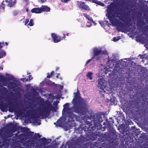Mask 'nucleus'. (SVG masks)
Wrapping results in <instances>:
<instances>
[{
	"mask_svg": "<svg viewBox=\"0 0 148 148\" xmlns=\"http://www.w3.org/2000/svg\"><path fill=\"white\" fill-rule=\"evenodd\" d=\"M34 133L33 132H30L27 133V135L31 137L32 136Z\"/></svg>",
	"mask_w": 148,
	"mask_h": 148,
	"instance_id": "473e14b6",
	"label": "nucleus"
},
{
	"mask_svg": "<svg viewBox=\"0 0 148 148\" xmlns=\"http://www.w3.org/2000/svg\"><path fill=\"white\" fill-rule=\"evenodd\" d=\"M40 140H41L40 142L41 143L42 145H45L47 143V140L45 137L41 138Z\"/></svg>",
	"mask_w": 148,
	"mask_h": 148,
	"instance_id": "412c9836",
	"label": "nucleus"
},
{
	"mask_svg": "<svg viewBox=\"0 0 148 148\" xmlns=\"http://www.w3.org/2000/svg\"><path fill=\"white\" fill-rule=\"evenodd\" d=\"M6 53L3 50L0 51V58H2L3 56H5Z\"/></svg>",
	"mask_w": 148,
	"mask_h": 148,
	"instance_id": "a878e982",
	"label": "nucleus"
},
{
	"mask_svg": "<svg viewBox=\"0 0 148 148\" xmlns=\"http://www.w3.org/2000/svg\"><path fill=\"white\" fill-rule=\"evenodd\" d=\"M146 22L147 24H148V16L147 15L146 18Z\"/></svg>",
	"mask_w": 148,
	"mask_h": 148,
	"instance_id": "09e8293b",
	"label": "nucleus"
},
{
	"mask_svg": "<svg viewBox=\"0 0 148 148\" xmlns=\"http://www.w3.org/2000/svg\"><path fill=\"white\" fill-rule=\"evenodd\" d=\"M31 111L29 110H28L26 111V114L27 115H30L31 113Z\"/></svg>",
	"mask_w": 148,
	"mask_h": 148,
	"instance_id": "ea45409f",
	"label": "nucleus"
},
{
	"mask_svg": "<svg viewBox=\"0 0 148 148\" xmlns=\"http://www.w3.org/2000/svg\"><path fill=\"white\" fill-rule=\"evenodd\" d=\"M1 69V70H3V68L1 67H0V70Z\"/></svg>",
	"mask_w": 148,
	"mask_h": 148,
	"instance_id": "69168bd1",
	"label": "nucleus"
},
{
	"mask_svg": "<svg viewBox=\"0 0 148 148\" xmlns=\"http://www.w3.org/2000/svg\"><path fill=\"white\" fill-rule=\"evenodd\" d=\"M47 147L45 146L44 147V148H46ZM36 148H40V146H38L37 147H36Z\"/></svg>",
	"mask_w": 148,
	"mask_h": 148,
	"instance_id": "052dcab7",
	"label": "nucleus"
},
{
	"mask_svg": "<svg viewBox=\"0 0 148 148\" xmlns=\"http://www.w3.org/2000/svg\"><path fill=\"white\" fill-rule=\"evenodd\" d=\"M93 56L94 58L96 56H98L99 54H101V49H99L97 48H95L93 50Z\"/></svg>",
	"mask_w": 148,
	"mask_h": 148,
	"instance_id": "ddd939ff",
	"label": "nucleus"
},
{
	"mask_svg": "<svg viewBox=\"0 0 148 148\" xmlns=\"http://www.w3.org/2000/svg\"><path fill=\"white\" fill-rule=\"evenodd\" d=\"M99 58L98 57V58H97L96 60H99Z\"/></svg>",
	"mask_w": 148,
	"mask_h": 148,
	"instance_id": "338daca9",
	"label": "nucleus"
},
{
	"mask_svg": "<svg viewBox=\"0 0 148 148\" xmlns=\"http://www.w3.org/2000/svg\"><path fill=\"white\" fill-rule=\"evenodd\" d=\"M110 124H112L114 123V122L113 120H112V119H111V120L110 121Z\"/></svg>",
	"mask_w": 148,
	"mask_h": 148,
	"instance_id": "3c124183",
	"label": "nucleus"
},
{
	"mask_svg": "<svg viewBox=\"0 0 148 148\" xmlns=\"http://www.w3.org/2000/svg\"><path fill=\"white\" fill-rule=\"evenodd\" d=\"M57 125L58 126H60L62 124V121H61V120L60 119H58L57 120Z\"/></svg>",
	"mask_w": 148,
	"mask_h": 148,
	"instance_id": "f704fd0d",
	"label": "nucleus"
},
{
	"mask_svg": "<svg viewBox=\"0 0 148 148\" xmlns=\"http://www.w3.org/2000/svg\"><path fill=\"white\" fill-rule=\"evenodd\" d=\"M51 36L53 41L55 43H58L61 40H62L61 37L60 36H57L54 33H52Z\"/></svg>",
	"mask_w": 148,
	"mask_h": 148,
	"instance_id": "9d476101",
	"label": "nucleus"
},
{
	"mask_svg": "<svg viewBox=\"0 0 148 148\" xmlns=\"http://www.w3.org/2000/svg\"><path fill=\"white\" fill-rule=\"evenodd\" d=\"M41 12H48L50 11V9L49 7L47 5H42L40 8Z\"/></svg>",
	"mask_w": 148,
	"mask_h": 148,
	"instance_id": "4468645a",
	"label": "nucleus"
},
{
	"mask_svg": "<svg viewBox=\"0 0 148 148\" xmlns=\"http://www.w3.org/2000/svg\"><path fill=\"white\" fill-rule=\"evenodd\" d=\"M87 23H89L90 25H87V26H88V27H90V26L91 25H91V23L90 22H88Z\"/></svg>",
	"mask_w": 148,
	"mask_h": 148,
	"instance_id": "5fc2aeb1",
	"label": "nucleus"
},
{
	"mask_svg": "<svg viewBox=\"0 0 148 148\" xmlns=\"http://www.w3.org/2000/svg\"><path fill=\"white\" fill-rule=\"evenodd\" d=\"M21 80L23 82H25L28 81V78L26 79V78H22Z\"/></svg>",
	"mask_w": 148,
	"mask_h": 148,
	"instance_id": "4c0bfd02",
	"label": "nucleus"
},
{
	"mask_svg": "<svg viewBox=\"0 0 148 148\" xmlns=\"http://www.w3.org/2000/svg\"><path fill=\"white\" fill-rule=\"evenodd\" d=\"M9 85H10L11 88H13L16 87L15 86L16 85V84L14 82H10L9 83Z\"/></svg>",
	"mask_w": 148,
	"mask_h": 148,
	"instance_id": "cd10ccee",
	"label": "nucleus"
},
{
	"mask_svg": "<svg viewBox=\"0 0 148 148\" xmlns=\"http://www.w3.org/2000/svg\"><path fill=\"white\" fill-rule=\"evenodd\" d=\"M5 1L7 3H8V2L7 1H3L2 3H1V7L4 10V9L5 8V4H4V3Z\"/></svg>",
	"mask_w": 148,
	"mask_h": 148,
	"instance_id": "c85d7f7f",
	"label": "nucleus"
},
{
	"mask_svg": "<svg viewBox=\"0 0 148 148\" xmlns=\"http://www.w3.org/2000/svg\"><path fill=\"white\" fill-rule=\"evenodd\" d=\"M45 103L46 105L42 107V110H40L38 113L39 116H42L43 117H47L51 110H55V108L52 106L49 102L46 101Z\"/></svg>",
	"mask_w": 148,
	"mask_h": 148,
	"instance_id": "7ed1b4c3",
	"label": "nucleus"
},
{
	"mask_svg": "<svg viewBox=\"0 0 148 148\" xmlns=\"http://www.w3.org/2000/svg\"><path fill=\"white\" fill-rule=\"evenodd\" d=\"M92 72H88L86 75V76L88 78H89L91 80L92 79Z\"/></svg>",
	"mask_w": 148,
	"mask_h": 148,
	"instance_id": "393cba45",
	"label": "nucleus"
},
{
	"mask_svg": "<svg viewBox=\"0 0 148 148\" xmlns=\"http://www.w3.org/2000/svg\"><path fill=\"white\" fill-rule=\"evenodd\" d=\"M4 44H5L7 46L8 45V43L7 42H5V43H4Z\"/></svg>",
	"mask_w": 148,
	"mask_h": 148,
	"instance_id": "e2e57ef3",
	"label": "nucleus"
},
{
	"mask_svg": "<svg viewBox=\"0 0 148 148\" xmlns=\"http://www.w3.org/2000/svg\"><path fill=\"white\" fill-rule=\"evenodd\" d=\"M99 23L101 24V25L102 26L103 25H104V22L102 21H99Z\"/></svg>",
	"mask_w": 148,
	"mask_h": 148,
	"instance_id": "a18cd8bd",
	"label": "nucleus"
},
{
	"mask_svg": "<svg viewBox=\"0 0 148 148\" xmlns=\"http://www.w3.org/2000/svg\"><path fill=\"white\" fill-rule=\"evenodd\" d=\"M54 73V71H52L51 72V73L50 74V76H52L53 75V74Z\"/></svg>",
	"mask_w": 148,
	"mask_h": 148,
	"instance_id": "603ef678",
	"label": "nucleus"
},
{
	"mask_svg": "<svg viewBox=\"0 0 148 148\" xmlns=\"http://www.w3.org/2000/svg\"><path fill=\"white\" fill-rule=\"evenodd\" d=\"M121 39L120 36H119L118 37H115L113 38V41L114 42L117 41Z\"/></svg>",
	"mask_w": 148,
	"mask_h": 148,
	"instance_id": "c756f323",
	"label": "nucleus"
},
{
	"mask_svg": "<svg viewBox=\"0 0 148 148\" xmlns=\"http://www.w3.org/2000/svg\"><path fill=\"white\" fill-rule=\"evenodd\" d=\"M91 0L92 1V2L95 3L96 4H98L99 5L103 7H104L105 6V4L101 2V1H98L96 0Z\"/></svg>",
	"mask_w": 148,
	"mask_h": 148,
	"instance_id": "f3484780",
	"label": "nucleus"
},
{
	"mask_svg": "<svg viewBox=\"0 0 148 148\" xmlns=\"http://www.w3.org/2000/svg\"><path fill=\"white\" fill-rule=\"evenodd\" d=\"M105 139H104V138H101V140H100L101 141V142H104V140H105Z\"/></svg>",
	"mask_w": 148,
	"mask_h": 148,
	"instance_id": "13d9d810",
	"label": "nucleus"
},
{
	"mask_svg": "<svg viewBox=\"0 0 148 148\" xmlns=\"http://www.w3.org/2000/svg\"><path fill=\"white\" fill-rule=\"evenodd\" d=\"M107 53V51L106 50H104L103 51H101V54H105Z\"/></svg>",
	"mask_w": 148,
	"mask_h": 148,
	"instance_id": "37998d69",
	"label": "nucleus"
},
{
	"mask_svg": "<svg viewBox=\"0 0 148 148\" xmlns=\"http://www.w3.org/2000/svg\"><path fill=\"white\" fill-rule=\"evenodd\" d=\"M144 121H146V122L145 124H146V125H147L148 123V122L147 121H145V120H144Z\"/></svg>",
	"mask_w": 148,
	"mask_h": 148,
	"instance_id": "0e129e2a",
	"label": "nucleus"
},
{
	"mask_svg": "<svg viewBox=\"0 0 148 148\" xmlns=\"http://www.w3.org/2000/svg\"><path fill=\"white\" fill-rule=\"evenodd\" d=\"M13 79L14 78L13 77H12L11 80H13Z\"/></svg>",
	"mask_w": 148,
	"mask_h": 148,
	"instance_id": "774afa93",
	"label": "nucleus"
},
{
	"mask_svg": "<svg viewBox=\"0 0 148 148\" xmlns=\"http://www.w3.org/2000/svg\"><path fill=\"white\" fill-rule=\"evenodd\" d=\"M29 22V20L28 19H27L26 20L25 23V25H26Z\"/></svg>",
	"mask_w": 148,
	"mask_h": 148,
	"instance_id": "c03bdc74",
	"label": "nucleus"
},
{
	"mask_svg": "<svg viewBox=\"0 0 148 148\" xmlns=\"http://www.w3.org/2000/svg\"><path fill=\"white\" fill-rule=\"evenodd\" d=\"M0 108L1 110L3 112L7 110V106L2 101H0Z\"/></svg>",
	"mask_w": 148,
	"mask_h": 148,
	"instance_id": "2eb2a0df",
	"label": "nucleus"
},
{
	"mask_svg": "<svg viewBox=\"0 0 148 148\" xmlns=\"http://www.w3.org/2000/svg\"><path fill=\"white\" fill-rule=\"evenodd\" d=\"M115 23L113 25L114 26H116L119 30H123L125 26L124 23L121 21L117 18L115 20Z\"/></svg>",
	"mask_w": 148,
	"mask_h": 148,
	"instance_id": "423d86ee",
	"label": "nucleus"
},
{
	"mask_svg": "<svg viewBox=\"0 0 148 148\" xmlns=\"http://www.w3.org/2000/svg\"><path fill=\"white\" fill-rule=\"evenodd\" d=\"M74 97L73 109L75 112L82 115H84L88 112L87 104L84 100L80 97V94L77 91L74 93Z\"/></svg>",
	"mask_w": 148,
	"mask_h": 148,
	"instance_id": "f03ea898",
	"label": "nucleus"
},
{
	"mask_svg": "<svg viewBox=\"0 0 148 148\" xmlns=\"http://www.w3.org/2000/svg\"><path fill=\"white\" fill-rule=\"evenodd\" d=\"M38 117L33 118L34 119V123L37 124L38 125H40L41 124L40 121L39 119H38Z\"/></svg>",
	"mask_w": 148,
	"mask_h": 148,
	"instance_id": "aec40b11",
	"label": "nucleus"
},
{
	"mask_svg": "<svg viewBox=\"0 0 148 148\" xmlns=\"http://www.w3.org/2000/svg\"><path fill=\"white\" fill-rule=\"evenodd\" d=\"M106 128V127L105 126L104 127H103V128L101 129V130H102V131H104L105 130V129Z\"/></svg>",
	"mask_w": 148,
	"mask_h": 148,
	"instance_id": "864d4df0",
	"label": "nucleus"
},
{
	"mask_svg": "<svg viewBox=\"0 0 148 148\" xmlns=\"http://www.w3.org/2000/svg\"><path fill=\"white\" fill-rule=\"evenodd\" d=\"M3 45H4V42L1 43L0 42V51H2L1 49L3 47Z\"/></svg>",
	"mask_w": 148,
	"mask_h": 148,
	"instance_id": "58836bf2",
	"label": "nucleus"
},
{
	"mask_svg": "<svg viewBox=\"0 0 148 148\" xmlns=\"http://www.w3.org/2000/svg\"><path fill=\"white\" fill-rule=\"evenodd\" d=\"M135 130L134 133H135V134L137 135H139L140 134V132L139 131V130H138V129H136L135 128Z\"/></svg>",
	"mask_w": 148,
	"mask_h": 148,
	"instance_id": "2f4dec72",
	"label": "nucleus"
},
{
	"mask_svg": "<svg viewBox=\"0 0 148 148\" xmlns=\"http://www.w3.org/2000/svg\"><path fill=\"white\" fill-rule=\"evenodd\" d=\"M31 12L33 13H41L40 8H34L31 10Z\"/></svg>",
	"mask_w": 148,
	"mask_h": 148,
	"instance_id": "dca6fc26",
	"label": "nucleus"
},
{
	"mask_svg": "<svg viewBox=\"0 0 148 148\" xmlns=\"http://www.w3.org/2000/svg\"><path fill=\"white\" fill-rule=\"evenodd\" d=\"M9 110L10 112H16L17 111V114L18 115L23 116L24 114V112L26 110V108L23 107L21 108V110H18L17 111V108L15 105L13 103H11L9 107Z\"/></svg>",
	"mask_w": 148,
	"mask_h": 148,
	"instance_id": "20e7f679",
	"label": "nucleus"
},
{
	"mask_svg": "<svg viewBox=\"0 0 148 148\" xmlns=\"http://www.w3.org/2000/svg\"><path fill=\"white\" fill-rule=\"evenodd\" d=\"M2 147L5 148L6 147H8V143H7L6 142H3L0 143Z\"/></svg>",
	"mask_w": 148,
	"mask_h": 148,
	"instance_id": "5701e85b",
	"label": "nucleus"
},
{
	"mask_svg": "<svg viewBox=\"0 0 148 148\" xmlns=\"http://www.w3.org/2000/svg\"><path fill=\"white\" fill-rule=\"evenodd\" d=\"M26 143L27 147H34L36 143V141L31 138L27 140Z\"/></svg>",
	"mask_w": 148,
	"mask_h": 148,
	"instance_id": "9b49d317",
	"label": "nucleus"
},
{
	"mask_svg": "<svg viewBox=\"0 0 148 148\" xmlns=\"http://www.w3.org/2000/svg\"><path fill=\"white\" fill-rule=\"evenodd\" d=\"M47 77L48 78H50L52 76H50V74H49V73H48L47 74Z\"/></svg>",
	"mask_w": 148,
	"mask_h": 148,
	"instance_id": "de8ad7c7",
	"label": "nucleus"
},
{
	"mask_svg": "<svg viewBox=\"0 0 148 148\" xmlns=\"http://www.w3.org/2000/svg\"><path fill=\"white\" fill-rule=\"evenodd\" d=\"M60 73H58L57 74V75L56 76V77L57 78H59V76L60 75Z\"/></svg>",
	"mask_w": 148,
	"mask_h": 148,
	"instance_id": "4d7b16f0",
	"label": "nucleus"
},
{
	"mask_svg": "<svg viewBox=\"0 0 148 148\" xmlns=\"http://www.w3.org/2000/svg\"><path fill=\"white\" fill-rule=\"evenodd\" d=\"M67 117L68 118V121L69 122H74L78 118V116L74 114L71 112H67Z\"/></svg>",
	"mask_w": 148,
	"mask_h": 148,
	"instance_id": "0eeeda50",
	"label": "nucleus"
},
{
	"mask_svg": "<svg viewBox=\"0 0 148 148\" xmlns=\"http://www.w3.org/2000/svg\"><path fill=\"white\" fill-rule=\"evenodd\" d=\"M101 115L99 113L95 114L90 112L88 115H86L83 116L82 119L83 120H87L88 119L92 120L91 122L87 121L85 122V125L83 127V129L85 132H86L90 134H93V131H94L97 127L99 126H101L100 125V122L102 118Z\"/></svg>",
	"mask_w": 148,
	"mask_h": 148,
	"instance_id": "f257e3e1",
	"label": "nucleus"
},
{
	"mask_svg": "<svg viewBox=\"0 0 148 148\" xmlns=\"http://www.w3.org/2000/svg\"><path fill=\"white\" fill-rule=\"evenodd\" d=\"M139 56L140 57V58L141 59H143L145 57V55H144L140 54Z\"/></svg>",
	"mask_w": 148,
	"mask_h": 148,
	"instance_id": "49530a36",
	"label": "nucleus"
},
{
	"mask_svg": "<svg viewBox=\"0 0 148 148\" xmlns=\"http://www.w3.org/2000/svg\"><path fill=\"white\" fill-rule=\"evenodd\" d=\"M69 106V103H66L65 104H64L63 106V107L64 108L63 110L64 109H66Z\"/></svg>",
	"mask_w": 148,
	"mask_h": 148,
	"instance_id": "72a5a7b5",
	"label": "nucleus"
},
{
	"mask_svg": "<svg viewBox=\"0 0 148 148\" xmlns=\"http://www.w3.org/2000/svg\"><path fill=\"white\" fill-rule=\"evenodd\" d=\"M123 125H121L120 127V129H121V130L122 131V132H122V134H123L126 132V130H125V126H123Z\"/></svg>",
	"mask_w": 148,
	"mask_h": 148,
	"instance_id": "bb28decb",
	"label": "nucleus"
},
{
	"mask_svg": "<svg viewBox=\"0 0 148 148\" xmlns=\"http://www.w3.org/2000/svg\"><path fill=\"white\" fill-rule=\"evenodd\" d=\"M84 16L85 18H86V19H87L90 21L92 23L94 22V21L92 18L90 17L89 15H88L86 13H84Z\"/></svg>",
	"mask_w": 148,
	"mask_h": 148,
	"instance_id": "a211bd4d",
	"label": "nucleus"
},
{
	"mask_svg": "<svg viewBox=\"0 0 148 148\" xmlns=\"http://www.w3.org/2000/svg\"><path fill=\"white\" fill-rule=\"evenodd\" d=\"M94 59V57H92L91 59L88 60L86 62L85 65L86 66L88 63L91 62L92 60Z\"/></svg>",
	"mask_w": 148,
	"mask_h": 148,
	"instance_id": "e433bc0d",
	"label": "nucleus"
},
{
	"mask_svg": "<svg viewBox=\"0 0 148 148\" xmlns=\"http://www.w3.org/2000/svg\"><path fill=\"white\" fill-rule=\"evenodd\" d=\"M41 137V136L39 134L35 133L34 135V137L32 138V139H34L35 140L36 139H38L40 138Z\"/></svg>",
	"mask_w": 148,
	"mask_h": 148,
	"instance_id": "4be33fe9",
	"label": "nucleus"
},
{
	"mask_svg": "<svg viewBox=\"0 0 148 148\" xmlns=\"http://www.w3.org/2000/svg\"><path fill=\"white\" fill-rule=\"evenodd\" d=\"M33 20L32 19H31L28 25L30 26H33L34 25V23H33Z\"/></svg>",
	"mask_w": 148,
	"mask_h": 148,
	"instance_id": "7c9ffc66",
	"label": "nucleus"
},
{
	"mask_svg": "<svg viewBox=\"0 0 148 148\" xmlns=\"http://www.w3.org/2000/svg\"><path fill=\"white\" fill-rule=\"evenodd\" d=\"M107 16L113 25L115 23V20L116 18H115V14L112 12H108Z\"/></svg>",
	"mask_w": 148,
	"mask_h": 148,
	"instance_id": "6e6552de",
	"label": "nucleus"
},
{
	"mask_svg": "<svg viewBox=\"0 0 148 148\" xmlns=\"http://www.w3.org/2000/svg\"><path fill=\"white\" fill-rule=\"evenodd\" d=\"M18 12H17V11H16V10L14 11L13 12V16H16L18 14Z\"/></svg>",
	"mask_w": 148,
	"mask_h": 148,
	"instance_id": "a19ab883",
	"label": "nucleus"
},
{
	"mask_svg": "<svg viewBox=\"0 0 148 148\" xmlns=\"http://www.w3.org/2000/svg\"><path fill=\"white\" fill-rule=\"evenodd\" d=\"M32 76L31 75H29L27 77V78H28V81H30L31 80L32 78H33L32 77Z\"/></svg>",
	"mask_w": 148,
	"mask_h": 148,
	"instance_id": "79ce46f5",
	"label": "nucleus"
},
{
	"mask_svg": "<svg viewBox=\"0 0 148 148\" xmlns=\"http://www.w3.org/2000/svg\"><path fill=\"white\" fill-rule=\"evenodd\" d=\"M78 6L80 8L85 10H90V9L89 7L85 4L84 2L77 1Z\"/></svg>",
	"mask_w": 148,
	"mask_h": 148,
	"instance_id": "1a4fd4ad",
	"label": "nucleus"
},
{
	"mask_svg": "<svg viewBox=\"0 0 148 148\" xmlns=\"http://www.w3.org/2000/svg\"><path fill=\"white\" fill-rule=\"evenodd\" d=\"M7 78L3 75L0 76V81L3 82H4L7 80Z\"/></svg>",
	"mask_w": 148,
	"mask_h": 148,
	"instance_id": "b1692460",
	"label": "nucleus"
},
{
	"mask_svg": "<svg viewBox=\"0 0 148 148\" xmlns=\"http://www.w3.org/2000/svg\"><path fill=\"white\" fill-rule=\"evenodd\" d=\"M63 36L62 38H61V39H62V40H63V39L64 40L66 38V36H65L66 35L64 34H63Z\"/></svg>",
	"mask_w": 148,
	"mask_h": 148,
	"instance_id": "8fccbe9b",
	"label": "nucleus"
},
{
	"mask_svg": "<svg viewBox=\"0 0 148 148\" xmlns=\"http://www.w3.org/2000/svg\"><path fill=\"white\" fill-rule=\"evenodd\" d=\"M19 136L20 137H23L24 136V135L23 134H20Z\"/></svg>",
	"mask_w": 148,
	"mask_h": 148,
	"instance_id": "6e6d98bb",
	"label": "nucleus"
},
{
	"mask_svg": "<svg viewBox=\"0 0 148 148\" xmlns=\"http://www.w3.org/2000/svg\"><path fill=\"white\" fill-rule=\"evenodd\" d=\"M142 138V137L141 138L140 137V138H139L138 139V140H139V141H137L138 142V143H139V144H141L143 143V141L144 140H141L140 139H141V138Z\"/></svg>",
	"mask_w": 148,
	"mask_h": 148,
	"instance_id": "c9c22d12",
	"label": "nucleus"
},
{
	"mask_svg": "<svg viewBox=\"0 0 148 148\" xmlns=\"http://www.w3.org/2000/svg\"><path fill=\"white\" fill-rule=\"evenodd\" d=\"M99 132H97L95 136H99Z\"/></svg>",
	"mask_w": 148,
	"mask_h": 148,
	"instance_id": "bf43d9fd",
	"label": "nucleus"
},
{
	"mask_svg": "<svg viewBox=\"0 0 148 148\" xmlns=\"http://www.w3.org/2000/svg\"><path fill=\"white\" fill-rule=\"evenodd\" d=\"M136 38L138 41L144 44V46L146 48L148 49V38L147 37H144L141 35H138L136 36Z\"/></svg>",
	"mask_w": 148,
	"mask_h": 148,
	"instance_id": "39448f33",
	"label": "nucleus"
},
{
	"mask_svg": "<svg viewBox=\"0 0 148 148\" xmlns=\"http://www.w3.org/2000/svg\"><path fill=\"white\" fill-rule=\"evenodd\" d=\"M16 3V1H13L12 0H10L9 2L8 3V6L10 7H11L13 6H14Z\"/></svg>",
	"mask_w": 148,
	"mask_h": 148,
	"instance_id": "6ab92c4d",
	"label": "nucleus"
},
{
	"mask_svg": "<svg viewBox=\"0 0 148 148\" xmlns=\"http://www.w3.org/2000/svg\"><path fill=\"white\" fill-rule=\"evenodd\" d=\"M99 80L98 87L101 90H104L105 88V86L104 84V81L103 79H99Z\"/></svg>",
	"mask_w": 148,
	"mask_h": 148,
	"instance_id": "f8f14e48",
	"label": "nucleus"
},
{
	"mask_svg": "<svg viewBox=\"0 0 148 148\" xmlns=\"http://www.w3.org/2000/svg\"><path fill=\"white\" fill-rule=\"evenodd\" d=\"M146 145H147V146H146V147H144V148H148V145L147 144H146Z\"/></svg>",
	"mask_w": 148,
	"mask_h": 148,
	"instance_id": "680f3d73",
	"label": "nucleus"
}]
</instances>
